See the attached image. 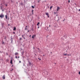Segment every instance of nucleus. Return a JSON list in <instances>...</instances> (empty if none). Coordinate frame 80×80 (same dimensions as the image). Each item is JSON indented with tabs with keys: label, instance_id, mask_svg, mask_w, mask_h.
Here are the masks:
<instances>
[{
	"label": "nucleus",
	"instance_id": "nucleus-1",
	"mask_svg": "<svg viewBox=\"0 0 80 80\" xmlns=\"http://www.w3.org/2000/svg\"><path fill=\"white\" fill-rule=\"evenodd\" d=\"M3 17H4V15H3V14L2 13L0 15V18H3Z\"/></svg>",
	"mask_w": 80,
	"mask_h": 80
},
{
	"label": "nucleus",
	"instance_id": "nucleus-2",
	"mask_svg": "<svg viewBox=\"0 0 80 80\" xmlns=\"http://www.w3.org/2000/svg\"><path fill=\"white\" fill-rule=\"evenodd\" d=\"M35 37H36V34L32 35V39H34Z\"/></svg>",
	"mask_w": 80,
	"mask_h": 80
},
{
	"label": "nucleus",
	"instance_id": "nucleus-3",
	"mask_svg": "<svg viewBox=\"0 0 80 80\" xmlns=\"http://www.w3.org/2000/svg\"><path fill=\"white\" fill-rule=\"evenodd\" d=\"M46 15H47V16H48V18H49V17H50V16H49V14H48V13L46 12Z\"/></svg>",
	"mask_w": 80,
	"mask_h": 80
},
{
	"label": "nucleus",
	"instance_id": "nucleus-4",
	"mask_svg": "<svg viewBox=\"0 0 80 80\" xmlns=\"http://www.w3.org/2000/svg\"><path fill=\"white\" fill-rule=\"evenodd\" d=\"M17 30V28H16V27H14V28L13 29V31H16Z\"/></svg>",
	"mask_w": 80,
	"mask_h": 80
},
{
	"label": "nucleus",
	"instance_id": "nucleus-5",
	"mask_svg": "<svg viewBox=\"0 0 80 80\" xmlns=\"http://www.w3.org/2000/svg\"><path fill=\"white\" fill-rule=\"evenodd\" d=\"M12 61H13V60H12V59L11 60L10 62V63H11L12 64H13Z\"/></svg>",
	"mask_w": 80,
	"mask_h": 80
},
{
	"label": "nucleus",
	"instance_id": "nucleus-6",
	"mask_svg": "<svg viewBox=\"0 0 80 80\" xmlns=\"http://www.w3.org/2000/svg\"><path fill=\"white\" fill-rule=\"evenodd\" d=\"M60 7H58L57 9V11H58V10H60Z\"/></svg>",
	"mask_w": 80,
	"mask_h": 80
},
{
	"label": "nucleus",
	"instance_id": "nucleus-7",
	"mask_svg": "<svg viewBox=\"0 0 80 80\" xmlns=\"http://www.w3.org/2000/svg\"><path fill=\"white\" fill-rule=\"evenodd\" d=\"M28 63H29V66H30L32 65V63L30 62L29 61H28Z\"/></svg>",
	"mask_w": 80,
	"mask_h": 80
},
{
	"label": "nucleus",
	"instance_id": "nucleus-8",
	"mask_svg": "<svg viewBox=\"0 0 80 80\" xmlns=\"http://www.w3.org/2000/svg\"><path fill=\"white\" fill-rule=\"evenodd\" d=\"M14 55H19V54H18V52H15L14 54Z\"/></svg>",
	"mask_w": 80,
	"mask_h": 80
},
{
	"label": "nucleus",
	"instance_id": "nucleus-9",
	"mask_svg": "<svg viewBox=\"0 0 80 80\" xmlns=\"http://www.w3.org/2000/svg\"><path fill=\"white\" fill-rule=\"evenodd\" d=\"M2 78H3V80H5V75L3 76Z\"/></svg>",
	"mask_w": 80,
	"mask_h": 80
},
{
	"label": "nucleus",
	"instance_id": "nucleus-10",
	"mask_svg": "<svg viewBox=\"0 0 80 80\" xmlns=\"http://www.w3.org/2000/svg\"><path fill=\"white\" fill-rule=\"evenodd\" d=\"M33 28V27H32V29L31 28V31H32V32H33V31H34V30Z\"/></svg>",
	"mask_w": 80,
	"mask_h": 80
},
{
	"label": "nucleus",
	"instance_id": "nucleus-11",
	"mask_svg": "<svg viewBox=\"0 0 80 80\" xmlns=\"http://www.w3.org/2000/svg\"><path fill=\"white\" fill-rule=\"evenodd\" d=\"M32 15H34V13H33V9H32Z\"/></svg>",
	"mask_w": 80,
	"mask_h": 80
},
{
	"label": "nucleus",
	"instance_id": "nucleus-12",
	"mask_svg": "<svg viewBox=\"0 0 80 80\" xmlns=\"http://www.w3.org/2000/svg\"><path fill=\"white\" fill-rule=\"evenodd\" d=\"M63 37H65L66 39L67 38V35H65L63 36Z\"/></svg>",
	"mask_w": 80,
	"mask_h": 80
},
{
	"label": "nucleus",
	"instance_id": "nucleus-13",
	"mask_svg": "<svg viewBox=\"0 0 80 80\" xmlns=\"http://www.w3.org/2000/svg\"><path fill=\"white\" fill-rule=\"evenodd\" d=\"M15 58H16V59L17 58H20V56H18V57H17V56H16Z\"/></svg>",
	"mask_w": 80,
	"mask_h": 80
},
{
	"label": "nucleus",
	"instance_id": "nucleus-14",
	"mask_svg": "<svg viewBox=\"0 0 80 80\" xmlns=\"http://www.w3.org/2000/svg\"><path fill=\"white\" fill-rule=\"evenodd\" d=\"M20 5L22 7V6L23 5V3L22 2H21V3L20 4Z\"/></svg>",
	"mask_w": 80,
	"mask_h": 80
},
{
	"label": "nucleus",
	"instance_id": "nucleus-15",
	"mask_svg": "<svg viewBox=\"0 0 80 80\" xmlns=\"http://www.w3.org/2000/svg\"><path fill=\"white\" fill-rule=\"evenodd\" d=\"M6 62H9V59H6Z\"/></svg>",
	"mask_w": 80,
	"mask_h": 80
},
{
	"label": "nucleus",
	"instance_id": "nucleus-16",
	"mask_svg": "<svg viewBox=\"0 0 80 80\" xmlns=\"http://www.w3.org/2000/svg\"><path fill=\"white\" fill-rule=\"evenodd\" d=\"M5 18L6 19H7V18H8V16H7V15H6L5 16Z\"/></svg>",
	"mask_w": 80,
	"mask_h": 80
},
{
	"label": "nucleus",
	"instance_id": "nucleus-17",
	"mask_svg": "<svg viewBox=\"0 0 80 80\" xmlns=\"http://www.w3.org/2000/svg\"><path fill=\"white\" fill-rule=\"evenodd\" d=\"M53 8V6H51L50 8V10H52V8Z\"/></svg>",
	"mask_w": 80,
	"mask_h": 80
},
{
	"label": "nucleus",
	"instance_id": "nucleus-18",
	"mask_svg": "<svg viewBox=\"0 0 80 80\" xmlns=\"http://www.w3.org/2000/svg\"><path fill=\"white\" fill-rule=\"evenodd\" d=\"M39 25H40V22H39L38 23L37 25V26H39Z\"/></svg>",
	"mask_w": 80,
	"mask_h": 80
},
{
	"label": "nucleus",
	"instance_id": "nucleus-19",
	"mask_svg": "<svg viewBox=\"0 0 80 80\" xmlns=\"http://www.w3.org/2000/svg\"><path fill=\"white\" fill-rule=\"evenodd\" d=\"M51 45H52V47L55 46V44H54V43H52L51 44Z\"/></svg>",
	"mask_w": 80,
	"mask_h": 80
},
{
	"label": "nucleus",
	"instance_id": "nucleus-20",
	"mask_svg": "<svg viewBox=\"0 0 80 80\" xmlns=\"http://www.w3.org/2000/svg\"><path fill=\"white\" fill-rule=\"evenodd\" d=\"M22 37L24 38V39H25V37H23V35H22Z\"/></svg>",
	"mask_w": 80,
	"mask_h": 80
},
{
	"label": "nucleus",
	"instance_id": "nucleus-21",
	"mask_svg": "<svg viewBox=\"0 0 80 80\" xmlns=\"http://www.w3.org/2000/svg\"><path fill=\"white\" fill-rule=\"evenodd\" d=\"M31 7H32V8H33V9L35 8V7H34V6H31Z\"/></svg>",
	"mask_w": 80,
	"mask_h": 80
},
{
	"label": "nucleus",
	"instance_id": "nucleus-22",
	"mask_svg": "<svg viewBox=\"0 0 80 80\" xmlns=\"http://www.w3.org/2000/svg\"><path fill=\"white\" fill-rule=\"evenodd\" d=\"M28 30V28L26 27H25V30Z\"/></svg>",
	"mask_w": 80,
	"mask_h": 80
},
{
	"label": "nucleus",
	"instance_id": "nucleus-23",
	"mask_svg": "<svg viewBox=\"0 0 80 80\" xmlns=\"http://www.w3.org/2000/svg\"><path fill=\"white\" fill-rule=\"evenodd\" d=\"M1 25L2 26H3V25L4 24V23L1 22Z\"/></svg>",
	"mask_w": 80,
	"mask_h": 80
},
{
	"label": "nucleus",
	"instance_id": "nucleus-24",
	"mask_svg": "<svg viewBox=\"0 0 80 80\" xmlns=\"http://www.w3.org/2000/svg\"><path fill=\"white\" fill-rule=\"evenodd\" d=\"M10 40H11V43H12V42H13V40L10 39Z\"/></svg>",
	"mask_w": 80,
	"mask_h": 80
},
{
	"label": "nucleus",
	"instance_id": "nucleus-25",
	"mask_svg": "<svg viewBox=\"0 0 80 80\" xmlns=\"http://www.w3.org/2000/svg\"><path fill=\"white\" fill-rule=\"evenodd\" d=\"M58 19L57 20V22H58V21L60 20V18H59V17H58Z\"/></svg>",
	"mask_w": 80,
	"mask_h": 80
},
{
	"label": "nucleus",
	"instance_id": "nucleus-26",
	"mask_svg": "<svg viewBox=\"0 0 80 80\" xmlns=\"http://www.w3.org/2000/svg\"><path fill=\"white\" fill-rule=\"evenodd\" d=\"M23 53H24V52L23 51L22 53V55H23Z\"/></svg>",
	"mask_w": 80,
	"mask_h": 80
},
{
	"label": "nucleus",
	"instance_id": "nucleus-27",
	"mask_svg": "<svg viewBox=\"0 0 80 80\" xmlns=\"http://www.w3.org/2000/svg\"><path fill=\"white\" fill-rule=\"evenodd\" d=\"M4 39H5V40H6V39H7V36L4 37Z\"/></svg>",
	"mask_w": 80,
	"mask_h": 80
},
{
	"label": "nucleus",
	"instance_id": "nucleus-28",
	"mask_svg": "<svg viewBox=\"0 0 80 80\" xmlns=\"http://www.w3.org/2000/svg\"><path fill=\"white\" fill-rule=\"evenodd\" d=\"M0 7H1V10L2 9V6H1Z\"/></svg>",
	"mask_w": 80,
	"mask_h": 80
},
{
	"label": "nucleus",
	"instance_id": "nucleus-29",
	"mask_svg": "<svg viewBox=\"0 0 80 80\" xmlns=\"http://www.w3.org/2000/svg\"><path fill=\"white\" fill-rule=\"evenodd\" d=\"M22 40V38H19V40Z\"/></svg>",
	"mask_w": 80,
	"mask_h": 80
},
{
	"label": "nucleus",
	"instance_id": "nucleus-30",
	"mask_svg": "<svg viewBox=\"0 0 80 80\" xmlns=\"http://www.w3.org/2000/svg\"><path fill=\"white\" fill-rule=\"evenodd\" d=\"M30 59V58H28L27 59V60H28V61H29V59Z\"/></svg>",
	"mask_w": 80,
	"mask_h": 80
},
{
	"label": "nucleus",
	"instance_id": "nucleus-31",
	"mask_svg": "<svg viewBox=\"0 0 80 80\" xmlns=\"http://www.w3.org/2000/svg\"><path fill=\"white\" fill-rule=\"evenodd\" d=\"M2 44H4V42H3V39H2Z\"/></svg>",
	"mask_w": 80,
	"mask_h": 80
},
{
	"label": "nucleus",
	"instance_id": "nucleus-32",
	"mask_svg": "<svg viewBox=\"0 0 80 80\" xmlns=\"http://www.w3.org/2000/svg\"><path fill=\"white\" fill-rule=\"evenodd\" d=\"M11 2H12V3H13V0H11Z\"/></svg>",
	"mask_w": 80,
	"mask_h": 80
},
{
	"label": "nucleus",
	"instance_id": "nucleus-33",
	"mask_svg": "<svg viewBox=\"0 0 80 80\" xmlns=\"http://www.w3.org/2000/svg\"><path fill=\"white\" fill-rule=\"evenodd\" d=\"M64 55H67V53H66V54H64L63 56H64Z\"/></svg>",
	"mask_w": 80,
	"mask_h": 80
},
{
	"label": "nucleus",
	"instance_id": "nucleus-34",
	"mask_svg": "<svg viewBox=\"0 0 80 80\" xmlns=\"http://www.w3.org/2000/svg\"><path fill=\"white\" fill-rule=\"evenodd\" d=\"M25 63H23V66H25Z\"/></svg>",
	"mask_w": 80,
	"mask_h": 80
},
{
	"label": "nucleus",
	"instance_id": "nucleus-35",
	"mask_svg": "<svg viewBox=\"0 0 80 80\" xmlns=\"http://www.w3.org/2000/svg\"><path fill=\"white\" fill-rule=\"evenodd\" d=\"M38 60H41V59L39 58H38Z\"/></svg>",
	"mask_w": 80,
	"mask_h": 80
},
{
	"label": "nucleus",
	"instance_id": "nucleus-36",
	"mask_svg": "<svg viewBox=\"0 0 80 80\" xmlns=\"http://www.w3.org/2000/svg\"><path fill=\"white\" fill-rule=\"evenodd\" d=\"M11 39L12 40H13V38H12V36H11Z\"/></svg>",
	"mask_w": 80,
	"mask_h": 80
},
{
	"label": "nucleus",
	"instance_id": "nucleus-37",
	"mask_svg": "<svg viewBox=\"0 0 80 80\" xmlns=\"http://www.w3.org/2000/svg\"><path fill=\"white\" fill-rule=\"evenodd\" d=\"M61 38L62 40H65L62 37Z\"/></svg>",
	"mask_w": 80,
	"mask_h": 80
},
{
	"label": "nucleus",
	"instance_id": "nucleus-38",
	"mask_svg": "<svg viewBox=\"0 0 80 80\" xmlns=\"http://www.w3.org/2000/svg\"><path fill=\"white\" fill-rule=\"evenodd\" d=\"M40 0H39L38 1V3H40Z\"/></svg>",
	"mask_w": 80,
	"mask_h": 80
},
{
	"label": "nucleus",
	"instance_id": "nucleus-39",
	"mask_svg": "<svg viewBox=\"0 0 80 80\" xmlns=\"http://www.w3.org/2000/svg\"><path fill=\"white\" fill-rule=\"evenodd\" d=\"M67 55L68 56H70V55H71V54H67Z\"/></svg>",
	"mask_w": 80,
	"mask_h": 80
},
{
	"label": "nucleus",
	"instance_id": "nucleus-40",
	"mask_svg": "<svg viewBox=\"0 0 80 80\" xmlns=\"http://www.w3.org/2000/svg\"><path fill=\"white\" fill-rule=\"evenodd\" d=\"M70 0H68V3H70Z\"/></svg>",
	"mask_w": 80,
	"mask_h": 80
},
{
	"label": "nucleus",
	"instance_id": "nucleus-41",
	"mask_svg": "<svg viewBox=\"0 0 80 80\" xmlns=\"http://www.w3.org/2000/svg\"><path fill=\"white\" fill-rule=\"evenodd\" d=\"M6 55H8V53L7 52H6Z\"/></svg>",
	"mask_w": 80,
	"mask_h": 80
},
{
	"label": "nucleus",
	"instance_id": "nucleus-42",
	"mask_svg": "<svg viewBox=\"0 0 80 80\" xmlns=\"http://www.w3.org/2000/svg\"><path fill=\"white\" fill-rule=\"evenodd\" d=\"M9 12H11L10 10V9H9Z\"/></svg>",
	"mask_w": 80,
	"mask_h": 80
},
{
	"label": "nucleus",
	"instance_id": "nucleus-43",
	"mask_svg": "<svg viewBox=\"0 0 80 80\" xmlns=\"http://www.w3.org/2000/svg\"><path fill=\"white\" fill-rule=\"evenodd\" d=\"M45 30H48V31H49V30L47 29H45Z\"/></svg>",
	"mask_w": 80,
	"mask_h": 80
},
{
	"label": "nucleus",
	"instance_id": "nucleus-44",
	"mask_svg": "<svg viewBox=\"0 0 80 80\" xmlns=\"http://www.w3.org/2000/svg\"><path fill=\"white\" fill-rule=\"evenodd\" d=\"M5 5H6V7L7 6H8V5H7V4H6Z\"/></svg>",
	"mask_w": 80,
	"mask_h": 80
},
{
	"label": "nucleus",
	"instance_id": "nucleus-45",
	"mask_svg": "<svg viewBox=\"0 0 80 80\" xmlns=\"http://www.w3.org/2000/svg\"><path fill=\"white\" fill-rule=\"evenodd\" d=\"M2 60H2H3V59L2 58L0 60Z\"/></svg>",
	"mask_w": 80,
	"mask_h": 80
},
{
	"label": "nucleus",
	"instance_id": "nucleus-46",
	"mask_svg": "<svg viewBox=\"0 0 80 80\" xmlns=\"http://www.w3.org/2000/svg\"><path fill=\"white\" fill-rule=\"evenodd\" d=\"M13 33L14 34H15V32H13Z\"/></svg>",
	"mask_w": 80,
	"mask_h": 80
},
{
	"label": "nucleus",
	"instance_id": "nucleus-47",
	"mask_svg": "<svg viewBox=\"0 0 80 80\" xmlns=\"http://www.w3.org/2000/svg\"><path fill=\"white\" fill-rule=\"evenodd\" d=\"M54 15H55V14H56V12H54Z\"/></svg>",
	"mask_w": 80,
	"mask_h": 80
},
{
	"label": "nucleus",
	"instance_id": "nucleus-48",
	"mask_svg": "<svg viewBox=\"0 0 80 80\" xmlns=\"http://www.w3.org/2000/svg\"><path fill=\"white\" fill-rule=\"evenodd\" d=\"M38 50L39 51H40V49L39 48H38Z\"/></svg>",
	"mask_w": 80,
	"mask_h": 80
},
{
	"label": "nucleus",
	"instance_id": "nucleus-49",
	"mask_svg": "<svg viewBox=\"0 0 80 80\" xmlns=\"http://www.w3.org/2000/svg\"><path fill=\"white\" fill-rule=\"evenodd\" d=\"M6 15H7V11L6 12Z\"/></svg>",
	"mask_w": 80,
	"mask_h": 80
},
{
	"label": "nucleus",
	"instance_id": "nucleus-50",
	"mask_svg": "<svg viewBox=\"0 0 80 80\" xmlns=\"http://www.w3.org/2000/svg\"><path fill=\"white\" fill-rule=\"evenodd\" d=\"M25 27H26V28H27V27H28V26H26Z\"/></svg>",
	"mask_w": 80,
	"mask_h": 80
},
{
	"label": "nucleus",
	"instance_id": "nucleus-51",
	"mask_svg": "<svg viewBox=\"0 0 80 80\" xmlns=\"http://www.w3.org/2000/svg\"><path fill=\"white\" fill-rule=\"evenodd\" d=\"M11 60H12V59H13V57H12V58H11Z\"/></svg>",
	"mask_w": 80,
	"mask_h": 80
},
{
	"label": "nucleus",
	"instance_id": "nucleus-52",
	"mask_svg": "<svg viewBox=\"0 0 80 80\" xmlns=\"http://www.w3.org/2000/svg\"><path fill=\"white\" fill-rule=\"evenodd\" d=\"M79 74L80 75V71L79 72Z\"/></svg>",
	"mask_w": 80,
	"mask_h": 80
},
{
	"label": "nucleus",
	"instance_id": "nucleus-53",
	"mask_svg": "<svg viewBox=\"0 0 80 80\" xmlns=\"http://www.w3.org/2000/svg\"><path fill=\"white\" fill-rule=\"evenodd\" d=\"M40 28V27L39 26H38V28Z\"/></svg>",
	"mask_w": 80,
	"mask_h": 80
},
{
	"label": "nucleus",
	"instance_id": "nucleus-54",
	"mask_svg": "<svg viewBox=\"0 0 80 80\" xmlns=\"http://www.w3.org/2000/svg\"><path fill=\"white\" fill-rule=\"evenodd\" d=\"M33 49H35V47H33Z\"/></svg>",
	"mask_w": 80,
	"mask_h": 80
},
{
	"label": "nucleus",
	"instance_id": "nucleus-55",
	"mask_svg": "<svg viewBox=\"0 0 80 80\" xmlns=\"http://www.w3.org/2000/svg\"><path fill=\"white\" fill-rule=\"evenodd\" d=\"M74 4L75 5H77V4H76V3H74Z\"/></svg>",
	"mask_w": 80,
	"mask_h": 80
},
{
	"label": "nucleus",
	"instance_id": "nucleus-56",
	"mask_svg": "<svg viewBox=\"0 0 80 80\" xmlns=\"http://www.w3.org/2000/svg\"><path fill=\"white\" fill-rule=\"evenodd\" d=\"M60 19H61V18H62V17H60Z\"/></svg>",
	"mask_w": 80,
	"mask_h": 80
},
{
	"label": "nucleus",
	"instance_id": "nucleus-57",
	"mask_svg": "<svg viewBox=\"0 0 80 80\" xmlns=\"http://www.w3.org/2000/svg\"><path fill=\"white\" fill-rule=\"evenodd\" d=\"M24 3H25L26 2V1H25V0H24Z\"/></svg>",
	"mask_w": 80,
	"mask_h": 80
},
{
	"label": "nucleus",
	"instance_id": "nucleus-58",
	"mask_svg": "<svg viewBox=\"0 0 80 80\" xmlns=\"http://www.w3.org/2000/svg\"><path fill=\"white\" fill-rule=\"evenodd\" d=\"M28 32H29V30H28Z\"/></svg>",
	"mask_w": 80,
	"mask_h": 80
},
{
	"label": "nucleus",
	"instance_id": "nucleus-59",
	"mask_svg": "<svg viewBox=\"0 0 80 80\" xmlns=\"http://www.w3.org/2000/svg\"><path fill=\"white\" fill-rule=\"evenodd\" d=\"M8 20H9V17L8 18Z\"/></svg>",
	"mask_w": 80,
	"mask_h": 80
},
{
	"label": "nucleus",
	"instance_id": "nucleus-60",
	"mask_svg": "<svg viewBox=\"0 0 80 80\" xmlns=\"http://www.w3.org/2000/svg\"><path fill=\"white\" fill-rule=\"evenodd\" d=\"M19 63H21V61H19Z\"/></svg>",
	"mask_w": 80,
	"mask_h": 80
},
{
	"label": "nucleus",
	"instance_id": "nucleus-61",
	"mask_svg": "<svg viewBox=\"0 0 80 80\" xmlns=\"http://www.w3.org/2000/svg\"><path fill=\"white\" fill-rule=\"evenodd\" d=\"M29 37H31V35H29Z\"/></svg>",
	"mask_w": 80,
	"mask_h": 80
},
{
	"label": "nucleus",
	"instance_id": "nucleus-62",
	"mask_svg": "<svg viewBox=\"0 0 80 80\" xmlns=\"http://www.w3.org/2000/svg\"><path fill=\"white\" fill-rule=\"evenodd\" d=\"M2 12H3V11H4V10L3 9H2Z\"/></svg>",
	"mask_w": 80,
	"mask_h": 80
},
{
	"label": "nucleus",
	"instance_id": "nucleus-63",
	"mask_svg": "<svg viewBox=\"0 0 80 80\" xmlns=\"http://www.w3.org/2000/svg\"><path fill=\"white\" fill-rule=\"evenodd\" d=\"M8 26H10V24H8Z\"/></svg>",
	"mask_w": 80,
	"mask_h": 80
},
{
	"label": "nucleus",
	"instance_id": "nucleus-64",
	"mask_svg": "<svg viewBox=\"0 0 80 80\" xmlns=\"http://www.w3.org/2000/svg\"><path fill=\"white\" fill-rule=\"evenodd\" d=\"M78 10H79V11H80V9H79Z\"/></svg>",
	"mask_w": 80,
	"mask_h": 80
}]
</instances>
